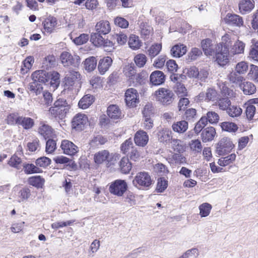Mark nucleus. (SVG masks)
<instances>
[{
  "mask_svg": "<svg viewBox=\"0 0 258 258\" xmlns=\"http://www.w3.org/2000/svg\"><path fill=\"white\" fill-rule=\"evenodd\" d=\"M234 147V145L231 140L224 137L217 143L216 152L219 155H224L231 152Z\"/></svg>",
  "mask_w": 258,
  "mask_h": 258,
  "instance_id": "obj_5",
  "label": "nucleus"
},
{
  "mask_svg": "<svg viewBox=\"0 0 258 258\" xmlns=\"http://www.w3.org/2000/svg\"><path fill=\"white\" fill-rule=\"evenodd\" d=\"M236 159V155L231 154L226 157L221 158L219 159L218 164L221 166H227L234 162Z\"/></svg>",
  "mask_w": 258,
  "mask_h": 258,
  "instance_id": "obj_49",
  "label": "nucleus"
},
{
  "mask_svg": "<svg viewBox=\"0 0 258 258\" xmlns=\"http://www.w3.org/2000/svg\"><path fill=\"white\" fill-rule=\"evenodd\" d=\"M112 37L119 45H123L127 41V35L122 32L115 33L112 35Z\"/></svg>",
  "mask_w": 258,
  "mask_h": 258,
  "instance_id": "obj_57",
  "label": "nucleus"
},
{
  "mask_svg": "<svg viewBox=\"0 0 258 258\" xmlns=\"http://www.w3.org/2000/svg\"><path fill=\"white\" fill-rule=\"evenodd\" d=\"M125 100L127 106L136 107L139 103V94L138 91L134 88L126 90L125 93Z\"/></svg>",
  "mask_w": 258,
  "mask_h": 258,
  "instance_id": "obj_9",
  "label": "nucleus"
},
{
  "mask_svg": "<svg viewBox=\"0 0 258 258\" xmlns=\"http://www.w3.org/2000/svg\"><path fill=\"white\" fill-rule=\"evenodd\" d=\"M212 207L208 203H204L199 207L200 215L201 217H206L209 215Z\"/></svg>",
  "mask_w": 258,
  "mask_h": 258,
  "instance_id": "obj_45",
  "label": "nucleus"
},
{
  "mask_svg": "<svg viewBox=\"0 0 258 258\" xmlns=\"http://www.w3.org/2000/svg\"><path fill=\"white\" fill-rule=\"evenodd\" d=\"M95 100L94 97L90 94L84 96L79 101L78 106L80 108L85 109L88 108Z\"/></svg>",
  "mask_w": 258,
  "mask_h": 258,
  "instance_id": "obj_29",
  "label": "nucleus"
},
{
  "mask_svg": "<svg viewBox=\"0 0 258 258\" xmlns=\"http://www.w3.org/2000/svg\"><path fill=\"white\" fill-rule=\"evenodd\" d=\"M134 141L137 146L144 147L148 142L149 137L146 132L140 130L136 133Z\"/></svg>",
  "mask_w": 258,
  "mask_h": 258,
  "instance_id": "obj_15",
  "label": "nucleus"
},
{
  "mask_svg": "<svg viewBox=\"0 0 258 258\" xmlns=\"http://www.w3.org/2000/svg\"><path fill=\"white\" fill-rule=\"evenodd\" d=\"M172 149L174 151L179 153L183 152L185 150V144L181 140L174 139L172 142Z\"/></svg>",
  "mask_w": 258,
  "mask_h": 258,
  "instance_id": "obj_47",
  "label": "nucleus"
},
{
  "mask_svg": "<svg viewBox=\"0 0 258 258\" xmlns=\"http://www.w3.org/2000/svg\"><path fill=\"white\" fill-rule=\"evenodd\" d=\"M188 122L184 120H181L174 122L172 125L173 131L179 134H183L185 133L188 129Z\"/></svg>",
  "mask_w": 258,
  "mask_h": 258,
  "instance_id": "obj_28",
  "label": "nucleus"
},
{
  "mask_svg": "<svg viewBox=\"0 0 258 258\" xmlns=\"http://www.w3.org/2000/svg\"><path fill=\"white\" fill-rule=\"evenodd\" d=\"M242 109L237 105H230L229 108L227 109L226 113L228 115L232 117H237L242 114Z\"/></svg>",
  "mask_w": 258,
  "mask_h": 258,
  "instance_id": "obj_44",
  "label": "nucleus"
},
{
  "mask_svg": "<svg viewBox=\"0 0 258 258\" xmlns=\"http://www.w3.org/2000/svg\"><path fill=\"white\" fill-rule=\"evenodd\" d=\"M201 46L206 55L215 54L214 46L212 44V41L209 38H206L201 41Z\"/></svg>",
  "mask_w": 258,
  "mask_h": 258,
  "instance_id": "obj_20",
  "label": "nucleus"
},
{
  "mask_svg": "<svg viewBox=\"0 0 258 258\" xmlns=\"http://www.w3.org/2000/svg\"><path fill=\"white\" fill-rule=\"evenodd\" d=\"M224 21L229 25L238 27H240L243 24L242 17L234 14H227L224 18Z\"/></svg>",
  "mask_w": 258,
  "mask_h": 258,
  "instance_id": "obj_14",
  "label": "nucleus"
},
{
  "mask_svg": "<svg viewBox=\"0 0 258 258\" xmlns=\"http://www.w3.org/2000/svg\"><path fill=\"white\" fill-rule=\"evenodd\" d=\"M108 142L107 138L101 135L94 136L89 142L90 147L92 149L98 148L100 146L104 145Z\"/></svg>",
  "mask_w": 258,
  "mask_h": 258,
  "instance_id": "obj_24",
  "label": "nucleus"
},
{
  "mask_svg": "<svg viewBox=\"0 0 258 258\" xmlns=\"http://www.w3.org/2000/svg\"><path fill=\"white\" fill-rule=\"evenodd\" d=\"M112 157V154H110L108 150H103L94 154V161L96 164L99 165L105 162H109Z\"/></svg>",
  "mask_w": 258,
  "mask_h": 258,
  "instance_id": "obj_10",
  "label": "nucleus"
},
{
  "mask_svg": "<svg viewBox=\"0 0 258 258\" xmlns=\"http://www.w3.org/2000/svg\"><path fill=\"white\" fill-rule=\"evenodd\" d=\"M133 143L131 139L126 140L123 143L120 147L121 151L124 153L126 154L129 152L130 149H133Z\"/></svg>",
  "mask_w": 258,
  "mask_h": 258,
  "instance_id": "obj_63",
  "label": "nucleus"
},
{
  "mask_svg": "<svg viewBox=\"0 0 258 258\" xmlns=\"http://www.w3.org/2000/svg\"><path fill=\"white\" fill-rule=\"evenodd\" d=\"M89 35L87 34H81L79 36L75 38L73 42L78 45H82L86 43L89 40Z\"/></svg>",
  "mask_w": 258,
  "mask_h": 258,
  "instance_id": "obj_62",
  "label": "nucleus"
},
{
  "mask_svg": "<svg viewBox=\"0 0 258 258\" xmlns=\"http://www.w3.org/2000/svg\"><path fill=\"white\" fill-rule=\"evenodd\" d=\"M231 101L228 98H223L220 99L217 103L219 108L222 110H226L227 111L231 105Z\"/></svg>",
  "mask_w": 258,
  "mask_h": 258,
  "instance_id": "obj_52",
  "label": "nucleus"
},
{
  "mask_svg": "<svg viewBox=\"0 0 258 258\" xmlns=\"http://www.w3.org/2000/svg\"><path fill=\"white\" fill-rule=\"evenodd\" d=\"M127 184L124 180L116 179L109 187L110 192L117 197H122L127 189Z\"/></svg>",
  "mask_w": 258,
  "mask_h": 258,
  "instance_id": "obj_4",
  "label": "nucleus"
},
{
  "mask_svg": "<svg viewBox=\"0 0 258 258\" xmlns=\"http://www.w3.org/2000/svg\"><path fill=\"white\" fill-rule=\"evenodd\" d=\"M248 68V63L245 61H240L235 66V71L239 74L243 75L245 74Z\"/></svg>",
  "mask_w": 258,
  "mask_h": 258,
  "instance_id": "obj_58",
  "label": "nucleus"
},
{
  "mask_svg": "<svg viewBox=\"0 0 258 258\" xmlns=\"http://www.w3.org/2000/svg\"><path fill=\"white\" fill-rule=\"evenodd\" d=\"M189 146L190 150L194 153H200L202 151V146L201 142L199 140H191Z\"/></svg>",
  "mask_w": 258,
  "mask_h": 258,
  "instance_id": "obj_56",
  "label": "nucleus"
},
{
  "mask_svg": "<svg viewBox=\"0 0 258 258\" xmlns=\"http://www.w3.org/2000/svg\"><path fill=\"white\" fill-rule=\"evenodd\" d=\"M88 121L87 116L84 113L76 114L72 121V127L77 131H83Z\"/></svg>",
  "mask_w": 258,
  "mask_h": 258,
  "instance_id": "obj_8",
  "label": "nucleus"
},
{
  "mask_svg": "<svg viewBox=\"0 0 258 258\" xmlns=\"http://www.w3.org/2000/svg\"><path fill=\"white\" fill-rule=\"evenodd\" d=\"M241 75L235 71H233L228 75V79L231 83L238 85L239 86L244 80V78Z\"/></svg>",
  "mask_w": 258,
  "mask_h": 258,
  "instance_id": "obj_36",
  "label": "nucleus"
},
{
  "mask_svg": "<svg viewBox=\"0 0 258 258\" xmlns=\"http://www.w3.org/2000/svg\"><path fill=\"white\" fill-rule=\"evenodd\" d=\"M95 30L102 35H106L109 33L111 30V27L108 21H100L97 23L95 27Z\"/></svg>",
  "mask_w": 258,
  "mask_h": 258,
  "instance_id": "obj_17",
  "label": "nucleus"
},
{
  "mask_svg": "<svg viewBox=\"0 0 258 258\" xmlns=\"http://www.w3.org/2000/svg\"><path fill=\"white\" fill-rule=\"evenodd\" d=\"M49 72L44 70H38L32 74V79L33 81L38 83H45L49 81Z\"/></svg>",
  "mask_w": 258,
  "mask_h": 258,
  "instance_id": "obj_13",
  "label": "nucleus"
},
{
  "mask_svg": "<svg viewBox=\"0 0 258 258\" xmlns=\"http://www.w3.org/2000/svg\"><path fill=\"white\" fill-rule=\"evenodd\" d=\"M134 61L138 67L142 68L147 62V57L145 54L140 53L135 56Z\"/></svg>",
  "mask_w": 258,
  "mask_h": 258,
  "instance_id": "obj_55",
  "label": "nucleus"
},
{
  "mask_svg": "<svg viewBox=\"0 0 258 258\" xmlns=\"http://www.w3.org/2000/svg\"><path fill=\"white\" fill-rule=\"evenodd\" d=\"M168 162L171 164H181L185 162L186 159L180 154L174 153L167 159Z\"/></svg>",
  "mask_w": 258,
  "mask_h": 258,
  "instance_id": "obj_46",
  "label": "nucleus"
},
{
  "mask_svg": "<svg viewBox=\"0 0 258 258\" xmlns=\"http://www.w3.org/2000/svg\"><path fill=\"white\" fill-rule=\"evenodd\" d=\"M216 135V131L214 127L210 126L203 130L201 134V138L203 142H207L214 139Z\"/></svg>",
  "mask_w": 258,
  "mask_h": 258,
  "instance_id": "obj_23",
  "label": "nucleus"
},
{
  "mask_svg": "<svg viewBox=\"0 0 258 258\" xmlns=\"http://www.w3.org/2000/svg\"><path fill=\"white\" fill-rule=\"evenodd\" d=\"M56 24V19L54 17H48L43 22L44 29L45 31L48 33L52 32Z\"/></svg>",
  "mask_w": 258,
  "mask_h": 258,
  "instance_id": "obj_32",
  "label": "nucleus"
},
{
  "mask_svg": "<svg viewBox=\"0 0 258 258\" xmlns=\"http://www.w3.org/2000/svg\"><path fill=\"white\" fill-rule=\"evenodd\" d=\"M112 62V60L109 56L104 57L101 59L98 64V70L101 74H104L106 72Z\"/></svg>",
  "mask_w": 258,
  "mask_h": 258,
  "instance_id": "obj_22",
  "label": "nucleus"
},
{
  "mask_svg": "<svg viewBox=\"0 0 258 258\" xmlns=\"http://www.w3.org/2000/svg\"><path fill=\"white\" fill-rule=\"evenodd\" d=\"M123 73L126 77L131 79L137 80L140 77L139 74H136V70L133 63L125 65L123 68Z\"/></svg>",
  "mask_w": 258,
  "mask_h": 258,
  "instance_id": "obj_27",
  "label": "nucleus"
},
{
  "mask_svg": "<svg viewBox=\"0 0 258 258\" xmlns=\"http://www.w3.org/2000/svg\"><path fill=\"white\" fill-rule=\"evenodd\" d=\"M128 44L131 49L137 50L141 46L142 42L138 36L132 34L128 38Z\"/></svg>",
  "mask_w": 258,
  "mask_h": 258,
  "instance_id": "obj_37",
  "label": "nucleus"
},
{
  "mask_svg": "<svg viewBox=\"0 0 258 258\" xmlns=\"http://www.w3.org/2000/svg\"><path fill=\"white\" fill-rule=\"evenodd\" d=\"M132 183L136 188L140 190H147L153 184L150 175L145 171L137 173L133 180Z\"/></svg>",
  "mask_w": 258,
  "mask_h": 258,
  "instance_id": "obj_3",
  "label": "nucleus"
},
{
  "mask_svg": "<svg viewBox=\"0 0 258 258\" xmlns=\"http://www.w3.org/2000/svg\"><path fill=\"white\" fill-rule=\"evenodd\" d=\"M34 124V120L31 118L20 116L18 125L22 126L24 129L28 130L32 128Z\"/></svg>",
  "mask_w": 258,
  "mask_h": 258,
  "instance_id": "obj_39",
  "label": "nucleus"
},
{
  "mask_svg": "<svg viewBox=\"0 0 258 258\" xmlns=\"http://www.w3.org/2000/svg\"><path fill=\"white\" fill-rule=\"evenodd\" d=\"M34 62V59L32 56L27 57L23 62V65L21 67V72L25 74L31 68L32 64Z\"/></svg>",
  "mask_w": 258,
  "mask_h": 258,
  "instance_id": "obj_48",
  "label": "nucleus"
},
{
  "mask_svg": "<svg viewBox=\"0 0 258 258\" xmlns=\"http://www.w3.org/2000/svg\"><path fill=\"white\" fill-rule=\"evenodd\" d=\"M156 99L164 104H170L173 100V93L170 90L160 88L155 93Z\"/></svg>",
  "mask_w": 258,
  "mask_h": 258,
  "instance_id": "obj_7",
  "label": "nucleus"
},
{
  "mask_svg": "<svg viewBox=\"0 0 258 258\" xmlns=\"http://www.w3.org/2000/svg\"><path fill=\"white\" fill-rule=\"evenodd\" d=\"M102 34L98 32L93 33L91 35L90 41L96 46H101L104 44V39Z\"/></svg>",
  "mask_w": 258,
  "mask_h": 258,
  "instance_id": "obj_41",
  "label": "nucleus"
},
{
  "mask_svg": "<svg viewBox=\"0 0 258 258\" xmlns=\"http://www.w3.org/2000/svg\"><path fill=\"white\" fill-rule=\"evenodd\" d=\"M150 82L154 85H160L165 81L164 73L160 71H156L152 73L150 75Z\"/></svg>",
  "mask_w": 258,
  "mask_h": 258,
  "instance_id": "obj_18",
  "label": "nucleus"
},
{
  "mask_svg": "<svg viewBox=\"0 0 258 258\" xmlns=\"http://www.w3.org/2000/svg\"><path fill=\"white\" fill-rule=\"evenodd\" d=\"M217 96L216 91L212 88H208L206 92H201L198 97L200 100L213 101Z\"/></svg>",
  "mask_w": 258,
  "mask_h": 258,
  "instance_id": "obj_25",
  "label": "nucleus"
},
{
  "mask_svg": "<svg viewBox=\"0 0 258 258\" xmlns=\"http://www.w3.org/2000/svg\"><path fill=\"white\" fill-rule=\"evenodd\" d=\"M215 54L216 61L220 66L225 65L228 61V57H230L229 53H225L222 49H218V47Z\"/></svg>",
  "mask_w": 258,
  "mask_h": 258,
  "instance_id": "obj_26",
  "label": "nucleus"
},
{
  "mask_svg": "<svg viewBox=\"0 0 258 258\" xmlns=\"http://www.w3.org/2000/svg\"><path fill=\"white\" fill-rule=\"evenodd\" d=\"M49 78L50 81V84L51 87L54 89L56 88L59 84V74L57 72H49Z\"/></svg>",
  "mask_w": 258,
  "mask_h": 258,
  "instance_id": "obj_43",
  "label": "nucleus"
},
{
  "mask_svg": "<svg viewBox=\"0 0 258 258\" xmlns=\"http://www.w3.org/2000/svg\"><path fill=\"white\" fill-rule=\"evenodd\" d=\"M221 127L224 131L228 132H235L237 129V125L232 122H223L221 124Z\"/></svg>",
  "mask_w": 258,
  "mask_h": 258,
  "instance_id": "obj_51",
  "label": "nucleus"
},
{
  "mask_svg": "<svg viewBox=\"0 0 258 258\" xmlns=\"http://www.w3.org/2000/svg\"><path fill=\"white\" fill-rule=\"evenodd\" d=\"M60 59L61 63L65 67L70 66L77 67L80 63V58L79 56H73L70 52L67 51L62 52L60 56Z\"/></svg>",
  "mask_w": 258,
  "mask_h": 258,
  "instance_id": "obj_6",
  "label": "nucleus"
},
{
  "mask_svg": "<svg viewBox=\"0 0 258 258\" xmlns=\"http://www.w3.org/2000/svg\"><path fill=\"white\" fill-rule=\"evenodd\" d=\"M245 44L242 41L237 40L232 46L230 47L229 55L232 57L236 54H240L244 53Z\"/></svg>",
  "mask_w": 258,
  "mask_h": 258,
  "instance_id": "obj_16",
  "label": "nucleus"
},
{
  "mask_svg": "<svg viewBox=\"0 0 258 258\" xmlns=\"http://www.w3.org/2000/svg\"><path fill=\"white\" fill-rule=\"evenodd\" d=\"M31 94L38 95L43 92V87L40 83L34 82L30 83L28 87Z\"/></svg>",
  "mask_w": 258,
  "mask_h": 258,
  "instance_id": "obj_42",
  "label": "nucleus"
},
{
  "mask_svg": "<svg viewBox=\"0 0 258 258\" xmlns=\"http://www.w3.org/2000/svg\"><path fill=\"white\" fill-rule=\"evenodd\" d=\"M168 186V181L164 177H160L157 180L156 190L159 192L164 191Z\"/></svg>",
  "mask_w": 258,
  "mask_h": 258,
  "instance_id": "obj_54",
  "label": "nucleus"
},
{
  "mask_svg": "<svg viewBox=\"0 0 258 258\" xmlns=\"http://www.w3.org/2000/svg\"><path fill=\"white\" fill-rule=\"evenodd\" d=\"M119 167L122 173L127 174L131 170L132 166L127 158L123 157L119 162Z\"/></svg>",
  "mask_w": 258,
  "mask_h": 258,
  "instance_id": "obj_38",
  "label": "nucleus"
},
{
  "mask_svg": "<svg viewBox=\"0 0 258 258\" xmlns=\"http://www.w3.org/2000/svg\"><path fill=\"white\" fill-rule=\"evenodd\" d=\"M21 159L17 155H14L9 160L8 164L10 166L19 169L21 168Z\"/></svg>",
  "mask_w": 258,
  "mask_h": 258,
  "instance_id": "obj_59",
  "label": "nucleus"
},
{
  "mask_svg": "<svg viewBox=\"0 0 258 258\" xmlns=\"http://www.w3.org/2000/svg\"><path fill=\"white\" fill-rule=\"evenodd\" d=\"M28 181L31 185L37 188L41 187L44 183V179L39 176L30 177Z\"/></svg>",
  "mask_w": 258,
  "mask_h": 258,
  "instance_id": "obj_50",
  "label": "nucleus"
},
{
  "mask_svg": "<svg viewBox=\"0 0 258 258\" xmlns=\"http://www.w3.org/2000/svg\"><path fill=\"white\" fill-rule=\"evenodd\" d=\"M254 6L253 0H241L239 4V9L242 14L250 12Z\"/></svg>",
  "mask_w": 258,
  "mask_h": 258,
  "instance_id": "obj_21",
  "label": "nucleus"
},
{
  "mask_svg": "<svg viewBox=\"0 0 258 258\" xmlns=\"http://www.w3.org/2000/svg\"><path fill=\"white\" fill-rule=\"evenodd\" d=\"M38 132L45 139L51 138L53 136V129L50 126L45 123H40Z\"/></svg>",
  "mask_w": 258,
  "mask_h": 258,
  "instance_id": "obj_31",
  "label": "nucleus"
},
{
  "mask_svg": "<svg viewBox=\"0 0 258 258\" xmlns=\"http://www.w3.org/2000/svg\"><path fill=\"white\" fill-rule=\"evenodd\" d=\"M187 51L186 46L183 44H179L173 46L171 49V55L175 57H180L183 56Z\"/></svg>",
  "mask_w": 258,
  "mask_h": 258,
  "instance_id": "obj_30",
  "label": "nucleus"
},
{
  "mask_svg": "<svg viewBox=\"0 0 258 258\" xmlns=\"http://www.w3.org/2000/svg\"><path fill=\"white\" fill-rule=\"evenodd\" d=\"M250 67L248 76L255 82L258 83V67L251 64Z\"/></svg>",
  "mask_w": 258,
  "mask_h": 258,
  "instance_id": "obj_64",
  "label": "nucleus"
},
{
  "mask_svg": "<svg viewBox=\"0 0 258 258\" xmlns=\"http://www.w3.org/2000/svg\"><path fill=\"white\" fill-rule=\"evenodd\" d=\"M85 70L88 72L93 71L96 67L97 60L94 56L89 57L84 61Z\"/></svg>",
  "mask_w": 258,
  "mask_h": 258,
  "instance_id": "obj_40",
  "label": "nucleus"
},
{
  "mask_svg": "<svg viewBox=\"0 0 258 258\" xmlns=\"http://www.w3.org/2000/svg\"><path fill=\"white\" fill-rule=\"evenodd\" d=\"M24 171L27 174L39 173L41 170L33 164H27L24 165Z\"/></svg>",
  "mask_w": 258,
  "mask_h": 258,
  "instance_id": "obj_60",
  "label": "nucleus"
},
{
  "mask_svg": "<svg viewBox=\"0 0 258 258\" xmlns=\"http://www.w3.org/2000/svg\"><path fill=\"white\" fill-rule=\"evenodd\" d=\"M31 195V189L29 188L23 187L18 192V202L19 203L25 202L30 198Z\"/></svg>",
  "mask_w": 258,
  "mask_h": 258,
  "instance_id": "obj_34",
  "label": "nucleus"
},
{
  "mask_svg": "<svg viewBox=\"0 0 258 258\" xmlns=\"http://www.w3.org/2000/svg\"><path fill=\"white\" fill-rule=\"evenodd\" d=\"M233 37L230 34H226L223 36L221 42L217 45L218 49H222L225 53H228L230 47L232 46Z\"/></svg>",
  "mask_w": 258,
  "mask_h": 258,
  "instance_id": "obj_11",
  "label": "nucleus"
},
{
  "mask_svg": "<svg viewBox=\"0 0 258 258\" xmlns=\"http://www.w3.org/2000/svg\"><path fill=\"white\" fill-rule=\"evenodd\" d=\"M70 105L63 99H59L54 103L53 106L49 108L50 114L54 118L63 119L69 112Z\"/></svg>",
  "mask_w": 258,
  "mask_h": 258,
  "instance_id": "obj_1",
  "label": "nucleus"
},
{
  "mask_svg": "<svg viewBox=\"0 0 258 258\" xmlns=\"http://www.w3.org/2000/svg\"><path fill=\"white\" fill-rule=\"evenodd\" d=\"M107 114L113 120L119 119L122 116L121 111L116 105H109L107 108Z\"/></svg>",
  "mask_w": 258,
  "mask_h": 258,
  "instance_id": "obj_19",
  "label": "nucleus"
},
{
  "mask_svg": "<svg viewBox=\"0 0 258 258\" xmlns=\"http://www.w3.org/2000/svg\"><path fill=\"white\" fill-rule=\"evenodd\" d=\"M80 74L76 71H72L65 77L64 91H72L73 94H77L81 87Z\"/></svg>",
  "mask_w": 258,
  "mask_h": 258,
  "instance_id": "obj_2",
  "label": "nucleus"
},
{
  "mask_svg": "<svg viewBox=\"0 0 258 258\" xmlns=\"http://www.w3.org/2000/svg\"><path fill=\"white\" fill-rule=\"evenodd\" d=\"M61 148L63 153L69 155H74L78 152V148L73 142L63 140L61 142Z\"/></svg>",
  "mask_w": 258,
  "mask_h": 258,
  "instance_id": "obj_12",
  "label": "nucleus"
},
{
  "mask_svg": "<svg viewBox=\"0 0 258 258\" xmlns=\"http://www.w3.org/2000/svg\"><path fill=\"white\" fill-rule=\"evenodd\" d=\"M161 49L162 45L161 44H154L148 50V54L151 57H154L159 53Z\"/></svg>",
  "mask_w": 258,
  "mask_h": 258,
  "instance_id": "obj_53",
  "label": "nucleus"
},
{
  "mask_svg": "<svg viewBox=\"0 0 258 258\" xmlns=\"http://www.w3.org/2000/svg\"><path fill=\"white\" fill-rule=\"evenodd\" d=\"M171 132L167 128H163L158 134V140L160 142L168 143L172 139Z\"/></svg>",
  "mask_w": 258,
  "mask_h": 258,
  "instance_id": "obj_35",
  "label": "nucleus"
},
{
  "mask_svg": "<svg viewBox=\"0 0 258 258\" xmlns=\"http://www.w3.org/2000/svg\"><path fill=\"white\" fill-rule=\"evenodd\" d=\"M239 87L245 95H252L256 92V87L251 82H244L240 85Z\"/></svg>",
  "mask_w": 258,
  "mask_h": 258,
  "instance_id": "obj_33",
  "label": "nucleus"
},
{
  "mask_svg": "<svg viewBox=\"0 0 258 258\" xmlns=\"http://www.w3.org/2000/svg\"><path fill=\"white\" fill-rule=\"evenodd\" d=\"M174 91L180 97L185 96L187 94L186 89L182 84L179 82L176 84L174 87Z\"/></svg>",
  "mask_w": 258,
  "mask_h": 258,
  "instance_id": "obj_61",
  "label": "nucleus"
}]
</instances>
